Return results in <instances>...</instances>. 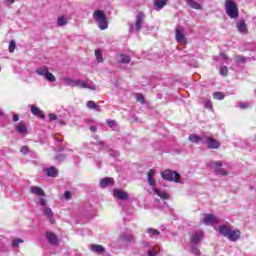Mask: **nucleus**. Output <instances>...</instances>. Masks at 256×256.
Here are the masks:
<instances>
[{"mask_svg": "<svg viewBox=\"0 0 256 256\" xmlns=\"http://www.w3.org/2000/svg\"><path fill=\"white\" fill-rule=\"evenodd\" d=\"M157 172L155 171V169H150L147 173V181L148 184L150 185V187H152V191L154 193V195H157L158 197H160V199H169V194H167L165 191H161L159 189H157L155 186L157 185V180H155V174Z\"/></svg>", "mask_w": 256, "mask_h": 256, "instance_id": "f257e3e1", "label": "nucleus"}, {"mask_svg": "<svg viewBox=\"0 0 256 256\" xmlns=\"http://www.w3.org/2000/svg\"><path fill=\"white\" fill-rule=\"evenodd\" d=\"M225 9L228 17L230 19H237L239 17V8L237 7V3L233 0L225 1Z\"/></svg>", "mask_w": 256, "mask_h": 256, "instance_id": "f03ea898", "label": "nucleus"}, {"mask_svg": "<svg viewBox=\"0 0 256 256\" xmlns=\"http://www.w3.org/2000/svg\"><path fill=\"white\" fill-rule=\"evenodd\" d=\"M93 17L101 31H105L107 29V17L105 16V13L102 10H97L94 12Z\"/></svg>", "mask_w": 256, "mask_h": 256, "instance_id": "7ed1b4c3", "label": "nucleus"}, {"mask_svg": "<svg viewBox=\"0 0 256 256\" xmlns=\"http://www.w3.org/2000/svg\"><path fill=\"white\" fill-rule=\"evenodd\" d=\"M201 239H203V231L195 232L191 237V251L194 255H201V250L195 247V245H199V241H201Z\"/></svg>", "mask_w": 256, "mask_h": 256, "instance_id": "20e7f679", "label": "nucleus"}, {"mask_svg": "<svg viewBox=\"0 0 256 256\" xmlns=\"http://www.w3.org/2000/svg\"><path fill=\"white\" fill-rule=\"evenodd\" d=\"M35 73L40 77H44V79H46V81H49L50 83H55L57 81V78H55V75H53V73L49 72V68H47V66L37 68L35 70Z\"/></svg>", "mask_w": 256, "mask_h": 256, "instance_id": "39448f33", "label": "nucleus"}, {"mask_svg": "<svg viewBox=\"0 0 256 256\" xmlns=\"http://www.w3.org/2000/svg\"><path fill=\"white\" fill-rule=\"evenodd\" d=\"M210 167L215 171L216 175H220L221 177H225L229 174V172L223 168V162L221 161L210 162Z\"/></svg>", "mask_w": 256, "mask_h": 256, "instance_id": "423d86ee", "label": "nucleus"}, {"mask_svg": "<svg viewBox=\"0 0 256 256\" xmlns=\"http://www.w3.org/2000/svg\"><path fill=\"white\" fill-rule=\"evenodd\" d=\"M161 177L162 179H165L166 181H174V183H181L180 179V175L177 172H173L171 170H164L161 173Z\"/></svg>", "mask_w": 256, "mask_h": 256, "instance_id": "0eeeda50", "label": "nucleus"}, {"mask_svg": "<svg viewBox=\"0 0 256 256\" xmlns=\"http://www.w3.org/2000/svg\"><path fill=\"white\" fill-rule=\"evenodd\" d=\"M74 87H78V89H89L90 91H95V89H97V86L93 82L80 79L74 80Z\"/></svg>", "mask_w": 256, "mask_h": 256, "instance_id": "6e6552de", "label": "nucleus"}, {"mask_svg": "<svg viewBox=\"0 0 256 256\" xmlns=\"http://www.w3.org/2000/svg\"><path fill=\"white\" fill-rule=\"evenodd\" d=\"M175 38L177 43H183V45L187 44V38L185 37V29H183V27H176Z\"/></svg>", "mask_w": 256, "mask_h": 256, "instance_id": "1a4fd4ad", "label": "nucleus"}, {"mask_svg": "<svg viewBox=\"0 0 256 256\" xmlns=\"http://www.w3.org/2000/svg\"><path fill=\"white\" fill-rule=\"evenodd\" d=\"M201 223H204V225H212V227H215V225H218L219 218L213 214H205L203 219L201 220Z\"/></svg>", "mask_w": 256, "mask_h": 256, "instance_id": "9d476101", "label": "nucleus"}, {"mask_svg": "<svg viewBox=\"0 0 256 256\" xmlns=\"http://www.w3.org/2000/svg\"><path fill=\"white\" fill-rule=\"evenodd\" d=\"M204 143H206L208 149H219L221 143L219 140L211 137V136H204Z\"/></svg>", "mask_w": 256, "mask_h": 256, "instance_id": "9b49d317", "label": "nucleus"}, {"mask_svg": "<svg viewBox=\"0 0 256 256\" xmlns=\"http://www.w3.org/2000/svg\"><path fill=\"white\" fill-rule=\"evenodd\" d=\"M113 197H115V199H120V201H125L127 199H129V194L119 188H115L113 191Z\"/></svg>", "mask_w": 256, "mask_h": 256, "instance_id": "f8f14e48", "label": "nucleus"}, {"mask_svg": "<svg viewBox=\"0 0 256 256\" xmlns=\"http://www.w3.org/2000/svg\"><path fill=\"white\" fill-rule=\"evenodd\" d=\"M143 23H145V14L143 12H138L136 15V21H135V29L137 33L141 31V27H143Z\"/></svg>", "mask_w": 256, "mask_h": 256, "instance_id": "ddd939ff", "label": "nucleus"}, {"mask_svg": "<svg viewBox=\"0 0 256 256\" xmlns=\"http://www.w3.org/2000/svg\"><path fill=\"white\" fill-rule=\"evenodd\" d=\"M115 180L113 178H103L100 180V187H102V189H105V187H112V185H114Z\"/></svg>", "mask_w": 256, "mask_h": 256, "instance_id": "4468645a", "label": "nucleus"}, {"mask_svg": "<svg viewBox=\"0 0 256 256\" xmlns=\"http://www.w3.org/2000/svg\"><path fill=\"white\" fill-rule=\"evenodd\" d=\"M188 139H189V141H191V143H195L196 145L199 144V143H205V136L200 137V136H197L195 134H191L188 137Z\"/></svg>", "mask_w": 256, "mask_h": 256, "instance_id": "2eb2a0df", "label": "nucleus"}, {"mask_svg": "<svg viewBox=\"0 0 256 256\" xmlns=\"http://www.w3.org/2000/svg\"><path fill=\"white\" fill-rule=\"evenodd\" d=\"M239 237H241V231H239V230H230V232L227 236L229 241H237V239H239Z\"/></svg>", "mask_w": 256, "mask_h": 256, "instance_id": "dca6fc26", "label": "nucleus"}, {"mask_svg": "<svg viewBox=\"0 0 256 256\" xmlns=\"http://www.w3.org/2000/svg\"><path fill=\"white\" fill-rule=\"evenodd\" d=\"M30 191L33 193V195H38V197H45V191H43V189H41L39 186L31 187Z\"/></svg>", "mask_w": 256, "mask_h": 256, "instance_id": "f3484780", "label": "nucleus"}, {"mask_svg": "<svg viewBox=\"0 0 256 256\" xmlns=\"http://www.w3.org/2000/svg\"><path fill=\"white\" fill-rule=\"evenodd\" d=\"M237 30L239 31V33H243L246 34L247 33V24H245L244 20H240L237 24H236Z\"/></svg>", "mask_w": 256, "mask_h": 256, "instance_id": "a211bd4d", "label": "nucleus"}, {"mask_svg": "<svg viewBox=\"0 0 256 256\" xmlns=\"http://www.w3.org/2000/svg\"><path fill=\"white\" fill-rule=\"evenodd\" d=\"M43 213L49 219L50 223H55V218H53V210H51V208L45 207Z\"/></svg>", "mask_w": 256, "mask_h": 256, "instance_id": "6ab92c4d", "label": "nucleus"}, {"mask_svg": "<svg viewBox=\"0 0 256 256\" xmlns=\"http://www.w3.org/2000/svg\"><path fill=\"white\" fill-rule=\"evenodd\" d=\"M61 81L66 87H75V79L73 78L63 77L61 78Z\"/></svg>", "mask_w": 256, "mask_h": 256, "instance_id": "aec40b11", "label": "nucleus"}, {"mask_svg": "<svg viewBox=\"0 0 256 256\" xmlns=\"http://www.w3.org/2000/svg\"><path fill=\"white\" fill-rule=\"evenodd\" d=\"M168 0H154V7L156 11H161L165 5H167Z\"/></svg>", "mask_w": 256, "mask_h": 256, "instance_id": "412c9836", "label": "nucleus"}, {"mask_svg": "<svg viewBox=\"0 0 256 256\" xmlns=\"http://www.w3.org/2000/svg\"><path fill=\"white\" fill-rule=\"evenodd\" d=\"M117 61L119 63H130L131 62V57L127 54H118L117 55Z\"/></svg>", "mask_w": 256, "mask_h": 256, "instance_id": "4be33fe9", "label": "nucleus"}, {"mask_svg": "<svg viewBox=\"0 0 256 256\" xmlns=\"http://www.w3.org/2000/svg\"><path fill=\"white\" fill-rule=\"evenodd\" d=\"M230 232H231L230 226L222 225L219 227V233H220V235H223V237H228Z\"/></svg>", "mask_w": 256, "mask_h": 256, "instance_id": "5701e85b", "label": "nucleus"}, {"mask_svg": "<svg viewBox=\"0 0 256 256\" xmlns=\"http://www.w3.org/2000/svg\"><path fill=\"white\" fill-rule=\"evenodd\" d=\"M31 113H33L36 117H40V119H43V117H45L43 111H41L38 107L35 106L31 107Z\"/></svg>", "mask_w": 256, "mask_h": 256, "instance_id": "b1692460", "label": "nucleus"}, {"mask_svg": "<svg viewBox=\"0 0 256 256\" xmlns=\"http://www.w3.org/2000/svg\"><path fill=\"white\" fill-rule=\"evenodd\" d=\"M16 131L20 133V135H26L27 134V126L23 122H20L18 126H16Z\"/></svg>", "mask_w": 256, "mask_h": 256, "instance_id": "393cba45", "label": "nucleus"}, {"mask_svg": "<svg viewBox=\"0 0 256 256\" xmlns=\"http://www.w3.org/2000/svg\"><path fill=\"white\" fill-rule=\"evenodd\" d=\"M91 251H93V253H105V247L101 246V245H97V244H93L91 246Z\"/></svg>", "mask_w": 256, "mask_h": 256, "instance_id": "a878e982", "label": "nucleus"}, {"mask_svg": "<svg viewBox=\"0 0 256 256\" xmlns=\"http://www.w3.org/2000/svg\"><path fill=\"white\" fill-rule=\"evenodd\" d=\"M46 238L52 245H55L57 243V236L51 232L46 233Z\"/></svg>", "mask_w": 256, "mask_h": 256, "instance_id": "bb28decb", "label": "nucleus"}, {"mask_svg": "<svg viewBox=\"0 0 256 256\" xmlns=\"http://www.w3.org/2000/svg\"><path fill=\"white\" fill-rule=\"evenodd\" d=\"M88 109H93L94 111H100L101 106L97 105L95 101H88L87 102Z\"/></svg>", "mask_w": 256, "mask_h": 256, "instance_id": "cd10ccee", "label": "nucleus"}, {"mask_svg": "<svg viewBox=\"0 0 256 256\" xmlns=\"http://www.w3.org/2000/svg\"><path fill=\"white\" fill-rule=\"evenodd\" d=\"M48 177H57V168L56 167H50L46 170Z\"/></svg>", "mask_w": 256, "mask_h": 256, "instance_id": "c85d7f7f", "label": "nucleus"}, {"mask_svg": "<svg viewBox=\"0 0 256 256\" xmlns=\"http://www.w3.org/2000/svg\"><path fill=\"white\" fill-rule=\"evenodd\" d=\"M57 23L59 27H63V25H67V18H65V16H60Z\"/></svg>", "mask_w": 256, "mask_h": 256, "instance_id": "c756f323", "label": "nucleus"}, {"mask_svg": "<svg viewBox=\"0 0 256 256\" xmlns=\"http://www.w3.org/2000/svg\"><path fill=\"white\" fill-rule=\"evenodd\" d=\"M147 233L149 234L150 237H159V231L153 228H149L147 230Z\"/></svg>", "mask_w": 256, "mask_h": 256, "instance_id": "7c9ffc66", "label": "nucleus"}, {"mask_svg": "<svg viewBox=\"0 0 256 256\" xmlns=\"http://www.w3.org/2000/svg\"><path fill=\"white\" fill-rule=\"evenodd\" d=\"M95 57L99 63H103V53H101V50H95Z\"/></svg>", "mask_w": 256, "mask_h": 256, "instance_id": "2f4dec72", "label": "nucleus"}, {"mask_svg": "<svg viewBox=\"0 0 256 256\" xmlns=\"http://www.w3.org/2000/svg\"><path fill=\"white\" fill-rule=\"evenodd\" d=\"M213 97H214V99L221 101V100L225 99V94H223V92H215L213 94Z\"/></svg>", "mask_w": 256, "mask_h": 256, "instance_id": "473e14b6", "label": "nucleus"}, {"mask_svg": "<svg viewBox=\"0 0 256 256\" xmlns=\"http://www.w3.org/2000/svg\"><path fill=\"white\" fill-rule=\"evenodd\" d=\"M135 99L138 101V103H145V97L141 93L135 94Z\"/></svg>", "mask_w": 256, "mask_h": 256, "instance_id": "72a5a7b5", "label": "nucleus"}, {"mask_svg": "<svg viewBox=\"0 0 256 256\" xmlns=\"http://www.w3.org/2000/svg\"><path fill=\"white\" fill-rule=\"evenodd\" d=\"M188 4L192 7V9H201V4L190 0V2H188Z\"/></svg>", "mask_w": 256, "mask_h": 256, "instance_id": "f704fd0d", "label": "nucleus"}, {"mask_svg": "<svg viewBox=\"0 0 256 256\" xmlns=\"http://www.w3.org/2000/svg\"><path fill=\"white\" fill-rule=\"evenodd\" d=\"M17 47L15 40H11L10 44H9V52L10 53H14L15 52V48Z\"/></svg>", "mask_w": 256, "mask_h": 256, "instance_id": "c9c22d12", "label": "nucleus"}, {"mask_svg": "<svg viewBox=\"0 0 256 256\" xmlns=\"http://www.w3.org/2000/svg\"><path fill=\"white\" fill-rule=\"evenodd\" d=\"M227 73H229V69L227 68V66H221L220 67V75L226 76Z\"/></svg>", "mask_w": 256, "mask_h": 256, "instance_id": "e433bc0d", "label": "nucleus"}, {"mask_svg": "<svg viewBox=\"0 0 256 256\" xmlns=\"http://www.w3.org/2000/svg\"><path fill=\"white\" fill-rule=\"evenodd\" d=\"M19 243H23V239L18 238V239H14V240L12 241L13 247H19Z\"/></svg>", "mask_w": 256, "mask_h": 256, "instance_id": "4c0bfd02", "label": "nucleus"}, {"mask_svg": "<svg viewBox=\"0 0 256 256\" xmlns=\"http://www.w3.org/2000/svg\"><path fill=\"white\" fill-rule=\"evenodd\" d=\"M250 106V104L248 102H240L238 107H240V109H248V107Z\"/></svg>", "mask_w": 256, "mask_h": 256, "instance_id": "58836bf2", "label": "nucleus"}, {"mask_svg": "<svg viewBox=\"0 0 256 256\" xmlns=\"http://www.w3.org/2000/svg\"><path fill=\"white\" fill-rule=\"evenodd\" d=\"M21 153H23V155H27V153H29V147L27 146H23L21 149H20Z\"/></svg>", "mask_w": 256, "mask_h": 256, "instance_id": "ea45409f", "label": "nucleus"}, {"mask_svg": "<svg viewBox=\"0 0 256 256\" xmlns=\"http://www.w3.org/2000/svg\"><path fill=\"white\" fill-rule=\"evenodd\" d=\"M205 107H206V109H211L213 107V103H211V101L208 100L205 102Z\"/></svg>", "mask_w": 256, "mask_h": 256, "instance_id": "a19ab883", "label": "nucleus"}, {"mask_svg": "<svg viewBox=\"0 0 256 256\" xmlns=\"http://www.w3.org/2000/svg\"><path fill=\"white\" fill-rule=\"evenodd\" d=\"M39 204L42 205V207H45V205H47V200L45 198H40Z\"/></svg>", "mask_w": 256, "mask_h": 256, "instance_id": "79ce46f5", "label": "nucleus"}, {"mask_svg": "<svg viewBox=\"0 0 256 256\" xmlns=\"http://www.w3.org/2000/svg\"><path fill=\"white\" fill-rule=\"evenodd\" d=\"M64 199H67V200L71 199V192L66 191V192L64 193Z\"/></svg>", "mask_w": 256, "mask_h": 256, "instance_id": "37998d69", "label": "nucleus"}, {"mask_svg": "<svg viewBox=\"0 0 256 256\" xmlns=\"http://www.w3.org/2000/svg\"><path fill=\"white\" fill-rule=\"evenodd\" d=\"M148 256H157V252H155L154 249H150V250L148 251Z\"/></svg>", "mask_w": 256, "mask_h": 256, "instance_id": "c03bdc74", "label": "nucleus"}, {"mask_svg": "<svg viewBox=\"0 0 256 256\" xmlns=\"http://www.w3.org/2000/svg\"><path fill=\"white\" fill-rule=\"evenodd\" d=\"M107 125L109 127H115V121L114 120H107Z\"/></svg>", "mask_w": 256, "mask_h": 256, "instance_id": "a18cd8bd", "label": "nucleus"}, {"mask_svg": "<svg viewBox=\"0 0 256 256\" xmlns=\"http://www.w3.org/2000/svg\"><path fill=\"white\" fill-rule=\"evenodd\" d=\"M49 119H50V121H57V115H55V114H50V115H49Z\"/></svg>", "mask_w": 256, "mask_h": 256, "instance_id": "49530a36", "label": "nucleus"}, {"mask_svg": "<svg viewBox=\"0 0 256 256\" xmlns=\"http://www.w3.org/2000/svg\"><path fill=\"white\" fill-rule=\"evenodd\" d=\"M220 59L222 60V61H227V55H225V54H220Z\"/></svg>", "mask_w": 256, "mask_h": 256, "instance_id": "de8ad7c7", "label": "nucleus"}, {"mask_svg": "<svg viewBox=\"0 0 256 256\" xmlns=\"http://www.w3.org/2000/svg\"><path fill=\"white\" fill-rule=\"evenodd\" d=\"M124 241H133V236L129 235L128 237L124 238Z\"/></svg>", "mask_w": 256, "mask_h": 256, "instance_id": "09e8293b", "label": "nucleus"}, {"mask_svg": "<svg viewBox=\"0 0 256 256\" xmlns=\"http://www.w3.org/2000/svg\"><path fill=\"white\" fill-rule=\"evenodd\" d=\"M13 121H14V122L19 121V116H18L17 114H15V115L13 116Z\"/></svg>", "mask_w": 256, "mask_h": 256, "instance_id": "8fccbe9b", "label": "nucleus"}, {"mask_svg": "<svg viewBox=\"0 0 256 256\" xmlns=\"http://www.w3.org/2000/svg\"><path fill=\"white\" fill-rule=\"evenodd\" d=\"M90 131H92L93 133H95V131H97V128L95 126H91L90 127Z\"/></svg>", "mask_w": 256, "mask_h": 256, "instance_id": "3c124183", "label": "nucleus"}, {"mask_svg": "<svg viewBox=\"0 0 256 256\" xmlns=\"http://www.w3.org/2000/svg\"><path fill=\"white\" fill-rule=\"evenodd\" d=\"M7 3H9L10 5H13V3H15V0H7Z\"/></svg>", "mask_w": 256, "mask_h": 256, "instance_id": "603ef678", "label": "nucleus"}, {"mask_svg": "<svg viewBox=\"0 0 256 256\" xmlns=\"http://www.w3.org/2000/svg\"><path fill=\"white\" fill-rule=\"evenodd\" d=\"M1 116H3V111H2V110H0V117H1Z\"/></svg>", "mask_w": 256, "mask_h": 256, "instance_id": "864d4df0", "label": "nucleus"}, {"mask_svg": "<svg viewBox=\"0 0 256 256\" xmlns=\"http://www.w3.org/2000/svg\"><path fill=\"white\" fill-rule=\"evenodd\" d=\"M130 31H133V26H130Z\"/></svg>", "mask_w": 256, "mask_h": 256, "instance_id": "5fc2aeb1", "label": "nucleus"}, {"mask_svg": "<svg viewBox=\"0 0 256 256\" xmlns=\"http://www.w3.org/2000/svg\"><path fill=\"white\" fill-rule=\"evenodd\" d=\"M242 61H245V58H242Z\"/></svg>", "mask_w": 256, "mask_h": 256, "instance_id": "6e6d98bb", "label": "nucleus"}]
</instances>
